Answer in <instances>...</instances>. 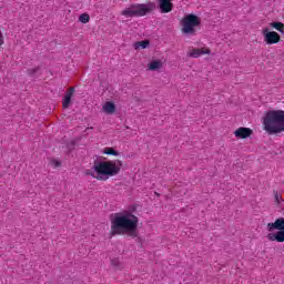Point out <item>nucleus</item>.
I'll return each instance as SVG.
<instances>
[{
    "instance_id": "obj_1",
    "label": "nucleus",
    "mask_w": 284,
    "mask_h": 284,
    "mask_svg": "<svg viewBox=\"0 0 284 284\" xmlns=\"http://www.w3.org/2000/svg\"><path fill=\"white\" fill-rule=\"evenodd\" d=\"M111 236H139V217L130 211L111 214Z\"/></svg>"
},
{
    "instance_id": "obj_19",
    "label": "nucleus",
    "mask_w": 284,
    "mask_h": 284,
    "mask_svg": "<svg viewBox=\"0 0 284 284\" xmlns=\"http://www.w3.org/2000/svg\"><path fill=\"white\" fill-rule=\"evenodd\" d=\"M150 45L149 41H140L135 43V50H139V48H142V50H145Z\"/></svg>"
},
{
    "instance_id": "obj_16",
    "label": "nucleus",
    "mask_w": 284,
    "mask_h": 284,
    "mask_svg": "<svg viewBox=\"0 0 284 284\" xmlns=\"http://www.w3.org/2000/svg\"><path fill=\"white\" fill-rule=\"evenodd\" d=\"M271 27L277 30L278 32H284V24L283 22H272Z\"/></svg>"
},
{
    "instance_id": "obj_4",
    "label": "nucleus",
    "mask_w": 284,
    "mask_h": 284,
    "mask_svg": "<svg viewBox=\"0 0 284 284\" xmlns=\"http://www.w3.org/2000/svg\"><path fill=\"white\" fill-rule=\"evenodd\" d=\"M156 10V2L135 3L121 11L122 17L133 19V17H145Z\"/></svg>"
},
{
    "instance_id": "obj_3",
    "label": "nucleus",
    "mask_w": 284,
    "mask_h": 284,
    "mask_svg": "<svg viewBox=\"0 0 284 284\" xmlns=\"http://www.w3.org/2000/svg\"><path fill=\"white\" fill-rule=\"evenodd\" d=\"M263 125L267 134H281V132H284V111H267V113L263 118Z\"/></svg>"
},
{
    "instance_id": "obj_10",
    "label": "nucleus",
    "mask_w": 284,
    "mask_h": 284,
    "mask_svg": "<svg viewBox=\"0 0 284 284\" xmlns=\"http://www.w3.org/2000/svg\"><path fill=\"white\" fill-rule=\"evenodd\" d=\"M72 94H74V88H70L67 91V94L64 95V99L62 102V108H64V110H68V108H70V103H72Z\"/></svg>"
},
{
    "instance_id": "obj_2",
    "label": "nucleus",
    "mask_w": 284,
    "mask_h": 284,
    "mask_svg": "<svg viewBox=\"0 0 284 284\" xmlns=\"http://www.w3.org/2000/svg\"><path fill=\"white\" fill-rule=\"evenodd\" d=\"M122 166L123 162H121V160H95L93 162V170L95 173L88 171L87 175L92 176L93 179H98V181H108L110 176H116V174L121 172Z\"/></svg>"
},
{
    "instance_id": "obj_14",
    "label": "nucleus",
    "mask_w": 284,
    "mask_h": 284,
    "mask_svg": "<svg viewBox=\"0 0 284 284\" xmlns=\"http://www.w3.org/2000/svg\"><path fill=\"white\" fill-rule=\"evenodd\" d=\"M162 67H163V63H161L160 60H155L150 63L149 70L156 71V70H161Z\"/></svg>"
},
{
    "instance_id": "obj_17",
    "label": "nucleus",
    "mask_w": 284,
    "mask_h": 284,
    "mask_svg": "<svg viewBox=\"0 0 284 284\" xmlns=\"http://www.w3.org/2000/svg\"><path fill=\"white\" fill-rule=\"evenodd\" d=\"M103 152H104V154H109L112 156H119V151L114 150L113 148H105Z\"/></svg>"
},
{
    "instance_id": "obj_18",
    "label": "nucleus",
    "mask_w": 284,
    "mask_h": 284,
    "mask_svg": "<svg viewBox=\"0 0 284 284\" xmlns=\"http://www.w3.org/2000/svg\"><path fill=\"white\" fill-rule=\"evenodd\" d=\"M79 21L81 23H90V14H88V13L80 14Z\"/></svg>"
},
{
    "instance_id": "obj_5",
    "label": "nucleus",
    "mask_w": 284,
    "mask_h": 284,
    "mask_svg": "<svg viewBox=\"0 0 284 284\" xmlns=\"http://www.w3.org/2000/svg\"><path fill=\"white\" fill-rule=\"evenodd\" d=\"M181 26L183 34L194 37V34H196V28L201 27V18L193 13H189L181 20Z\"/></svg>"
},
{
    "instance_id": "obj_7",
    "label": "nucleus",
    "mask_w": 284,
    "mask_h": 284,
    "mask_svg": "<svg viewBox=\"0 0 284 284\" xmlns=\"http://www.w3.org/2000/svg\"><path fill=\"white\" fill-rule=\"evenodd\" d=\"M158 1H159L160 12H162V14H168V12H172L174 8L172 0H158Z\"/></svg>"
},
{
    "instance_id": "obj_15",
    "label": "nucleus",
    "mask_w": 284,
    "mask_h": 284,
    "mask_svg": "<svg viewBox=\"0 0 284 284\" xmlns=\"http://www.w3.org/2000/svg\"><path fill=\"white\" fill-rule=\"evenodd\" d=\"M111 265L115 267V270H123V264L121 263V261H119V258H112Z\"/></svg>"
},
{
    "instance_id": "obj_13",
    "label": "nucleus",
    "mask_w": 284,
    "mask_h": 284,
    "mask_svg": "<svg viewBox=\"0 0 284 284\" xmlns=\"http://www.w3.org/2000/svg\"><path fill=\"white\" fill-rule=\"evenodd\" d=\"M102 110L105 114H114V112H116V105L113 102H106L102 106Z\"/></svg>"
},
{
    "instance_id": "obj_12",
    "label": "nucleus",
    "mask_w": 284,
    "mask_h": 284,
    "mask_svg": "<svg viewBox=\"0 0 284 284\" xmlns=\"http://www.w3.org/2000/svg\"><path fill=\"white\" fill-rule=\"evenodd\" d=\"M235 136H237V139H247V136H252V130L247 128H240L235 131Z\"/></svg>"
},
{
    "instance_id": "obj_11",
    "label": "nucleus",
    "mask_w": 284,
    "mask_h": 284,
    "mask_svg": "<svg viewBox=\"0 0 284 284\" xmlns=\"http://www.w3.org/2000/svg\"><path fill=\"white\" fill-rule=\"evenodd\" d=\"M210 49L202 48V49H193L189 52V57H192L193 59H199V57H202V54H210Z\"/></svg>"
},
{
    "instance_id": "obj_20",
    "label": "nucleus",
    "mask_w": 284,
    "mask_h": 284,
    "mask_svg": "<svg viewBox=\"0 0 284 284\" xmlns=\"http://www.w3.org/2000/svg\"><path fill=\"white\" fill-rule=\"evenodd\" d=\"M37 72H39V67L27 70V74H29V77H34V74H37Z\"/></svg>"
},
{
    "instance_id": "obj_21",
    "label": "nucleus",
    "mask_w": 284,
    "mask_h": 284,
    "mask_svg": "<svg viewBox=\"0 0 284 284\" xmlns=\"http://www.w3.org/2000/svg\"><path fill=\"white\" fill-rule=\"evenodd\" d=\"M275 201L276 203H281V201H283V197L281 196V194L275 193Z\"/></svg>"
},
{
    "instance_id": "obj_22",
    "label": "nucleus",
    "mask_w": 284,
    "mask_h": 284,
    "mask_svg": "<svg viewBox=\"0 0 284 284\" xmlns=\"http://www.w3.org/2000/svg\"><path fill=\"white\" fill-rule=\"evenodd\" d=\"M4 39H3V32L0 31V45H3Z\"/></svg>"
},
{
    "instance_id": "obj_9",
    "label": "nucleus",
    "mask_w": 284,
    "mask_h": 284,
    "mask_svg": "<svg viewBox=\"0 0 284 284\" xmlns=\"http://www.w3.org/2000/svg\"><path fill=\"white\" fill-rule=\"evenodd\" d=\"M268 241H276L277 243H284V231H277L275 233H268L266 235Z\"/></svg>"
},
{
    "instance_id": "obj_23",
    "label": "nucleus",
    "mask_w": 284,
    "mask_h": 284,
    "mask_svg": "<svg viewBox=\"0 0 284 284\" xmlns=\"http://www.w3.org/2000/svg\"><path fill=\"white\" fill-rule=\"evenodd\" d=\"M57 168L61 165V162H55Z\"/></svg>"
},
{
    "instance_id": "obj_8",
    "label": "nucleus",
    "mask_w": 284,
    "mask_h": 284,
    "mask_svg": "<svg viewBox=\"0 0 284 284\" xmlns=\"http://www.w3.org/2000/svg\"><path fill=\"white\" fill-rule=\"evenodd\" d=\"M268 232H274V230L284 231V219L280 217L275 220V222H271L267 224Z\"/></svg>"
},
{
    "instance_id": "obj_6",
    "label": "nucleus",
    "mask_w": 284,
    "mask_h": 284,
    "mask_svg": "<svg viewBox=\"0 0 284 284\" xmlns=\"http://www.w3.org/2000/svg\"><path fill=\"white\" fill-rule=\"evenodd\" d=\"M262 34L267 45H274V43H278V41H281V36L275 31H270V28L263 29Z\"/></svg>"
}]
</instances>
